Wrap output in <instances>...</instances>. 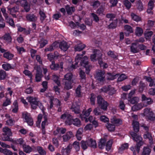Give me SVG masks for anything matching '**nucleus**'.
<instances>
[{
  "label": "nucleus",
  "instance_id": "obj_1",
  "mask_svg": "<svg viewBox=\"0 0 155 155\" xmlns=\"http://www.w3.org/2000/svg\"><path fill=\"white\" fill-rule=\"evenodd\" d=\"M82 54H78L75 57L74 64L71 65V67L73 69L76 68L78 66V63L80 62V64L84 67L86 68V71L87 74L89 73L91 66L88 64V58L87 56H84L82 58L83 55L85 54V51H83Z\"/></svg>",
  "mask_w": 155,
  "mask_h": 155
},
{
  "label": "nucleus",
  "instance_id": "obj_2",
  "mask_svg": "<svg viewBox=\"0 0 155 155\" xmlns=\"http://www.w3.org/2000/svg\"><path fill=\"white\" fill-rule=\"evenodd\" d=\"M130 134L134 140L136 142L139 141V142L137 144L136 149L137 153H138L140 146L143 145L144 143L142 141V138L140 136L137 135L133 132H131Z\"/></svg>",
  "mask_w": 155,
  "mask_h": 155
},
{
  "label": "nucleus",
  "instance_id": "obj_3",
  "mask_svg": "<svg viewBox=\"0 0 155 155\" xmlns=\"http://www.w3.org/2000/svg\"><path fill=\"white\" fill-rule=\"evenodd\" d=\"M97 103L101 108L104 110H106L108 105V103L100 96H98L97 97Z\"/></svg>",
  "mask_w": 155,
  "mask_h": 155
},
{
  "label": "nucleus",
  "instance_id": "obj_4",
  "mask_svg": "<svg viewBox=\"0 0 155 155\" xmlns=\"http://www.w3.org/2000/svg\"><path fill=\"white\" fill-rule=\"evenodd\" d=\"M61 119L65 120V123L67 125H71L72 124L73 117L69 113L66 112L62 114L61 116Z\"/></svg>",
  "mask_w": 155,
  "mask_h": 155
},
{
  "label": "nucleus",
  "instance_id": "obj_5",
  "mask_svg": "<svg viewBox=\"0 0 155 155\" xmlns=\"http://www.w3.org/2000/svg\"><path fill=\"white\" fill-rule=\"evenodd\" d=\"M102 54L101 52L98 50H94L93 54L90 56L91 61H94L97 60H101L102 58Z\"/></svg>",
  "mask_w": 155,
  "mask_h": 155
},
{
  "label": "nucleus",
  "instance_id": "obj_6",
  "mask_svg": "<svg viewBox=\"0 0 155 155\" xmlns=\"http://www.w3.org/2000/svg\"><path fill=\"white\" fill-rule=\"evenodd\" d=\"M37 72L35 75V81L36 82H39L43 76L41 69L39 66L36 65L34 67Z\"/></svg>",
  "mask_w": 155,
  "mask_h": 155
},
{
  "label": "nucleus",
  "instance_id": "obj_7",
  "mask_svg": "<svg viewBox=\"0 0 155 155\" xmlns=\"http://www.w3.org/2000/svg\"><path fill=\"white\" fill-rule=\"evenodd\" d=\"M143 115L145 117L150 120L153 119V113L151 109L146 108L143 110Z\"/></svg>",
  "mask_w": 155,
  "mask_h": 155
},
{
  "label": "nucleus",
  "instance_id": "obj_8",
  "mask_svg": "<svg viewBox=\"0 0 155 155\" xmlns=\"http://www.w3.org/2000/svg\"><path fill=\"white\" fill-rule=\"evenodd\" d=\"M23 118L25 119L26 122L29 125H32L33 124L32 119L30 114L27 112H24L22 113Z\"/></svg>",
  "mask_w": 155,
  "mask_h": 155
},
{
  "label": "nucleus",
  "instance_id": "obj_9",
  "mask_svg": "<svg viewBox=\"0 0 155 155\" xmlns=\"http://www.w3.org/2000/svg\"><path fill=\"white\" fill-rule=\"evenodd\" d=\"M95 78L98 82H103L105 81V72L104 71H99L96 74Z\"/></svg>",
  "mask_w": 155,
  "mask_h": 155
},
{
  "label": "nucleus",
  "instance_id": "obj_10",
  "mask_svg": "<svg viewBox=\"0 0 155 155\" xmlns=\"http://www.w3.org/2000/svg\"><path fill=\"white\" fill-rule=\"evenodd\" d=\"M91 108H89L86 111L83 112V114L80 115V117L82 120H85V122H88V119L86 118L88 117L90 114V112L92 111Z\"/></svg>",
  "mask_w": 155,
  "mask_h": 155
},
{
  "label": "nucleus",
  "instance_id": "obj_11",
  "mask_svg": "<svg viewBox=\"0 0 155 155\" xmlns=\"http://www.w3.org/2000/svg\"><path fill=\"white\" fill-rule=\"evenodd\" d=\"M73 137V134L72 132L69 131L63 135L62 137L64 141L67 142Z\"/></svg>",
  "mask_w": 155,
  "mask_h": 155
},
{
  "label": "nucleus",
  "instance_id": "obj_12",
  "mask_svg": "<svg viewBox=\"0 0 155 155\" xmlns=\"http://www.w3.org/2000/svg\"><path fill=\"white\" fill-rule=\"evenodd\" d=\"M142 100L143 103L144 104L145 107L147 106L149 104H151L153 101L151 99L149 98H147L143 94L142 96Z\"/></svg>",
  "mask_w": 155,
  "mask_h": 155
},
{
  "label": "nucleus",
  "instance_id": "obj_13",
  "mask_svg": "<svg viewBox=\"0 0 155 155\" xmlns=\"http://www.w3.org/2000/svg\"><path fill=\"white\" fill-rule=\"evenodd\" d=\"M70 109L72 110V111L74 112L75 114H79L80 112L79 107L75 102L73 103L71 106Z\"/></svg>",
  "mask_w": 155,
  "mask_h": 155
},
{
  "label": "nucleus",
  "instance_id": "obj_14",
  "mask_svg": "<svg viewBox=\"0 0 155 155\" xmlns=\"http://www.w3.org/2000/svg\"><path fill=\"white\" fill-rule=\"evenodd\" d=\"M26 19L31 21H36L37 19V17L34 14H28L26 17Z\"/></svg>",
  "mask_w": 155,
  "mask_h": 155
},
{
  "label": "nucleus",
  "instance_id": "obj_15",
  "mask_svg": "<svg viewBox=\"0 0 155 155\" xmlns=\"http://www.w3.org/2000/svg\"><path fill=\"white\" fill-rule=\"evenodd\" d=\"M59 47L61 50L65 51L69 48V46L66 41H63L60 44Z\"/></svg>",
  "mask_w": 155,
  "mask_h": 155
},
{
  "label": "nucleus",
  "instance_id": "obj_16",
  "mask_svg": "<svg viewBox=\"0 0 155 155\" xmlns=\"http://www.w3.org/2000/svg\"><path fill=\"white\" fill-rule=\"evenodd\" d=\"M7 9L9 11V13L12 16L15 18H16V15L14 13L18 11V9L17 7H13L12 8L7 7Z\"/></svg>",
  "mask_w": 155,
  "mask_h": 155
},
{
  "label": "nucleus",
  "instance_id": "obj_17",
  "mask_svg": "<svg viewBox=\"0 0 155 155\" xmlns=\"http://www.w3.org/2000/svg\"><path fill=\"white\" fill-rule=\"evenodd\" d=\"M111 122L115 126H118L122 123L121 120L119 119H117L115 117H113L111 119Z\"/></svg>",
  "mask_w": 155,
  "mask_h": 155
},
{
  "label": "nucleus",
  "instance_id": "obj_18",
  "mask_svg": "<svg viewBox=\"0 0 155 155\" xmlns=\"http://www.w3.org/2000/svg\"><path fill=\"white\" fill-rule=\"evenodd\" d=\"M145 107L143 103H139L137 104L134 105L131 108L132 110L133 111H135L141 109L143 107Z\"/></svg>",
  "mask_w": 155,
  "mask_h": 155
},
{
  "label": "nucleus",
  "instance_id": "obj_19",
  "mask_svg": "<svg viewBox=\"0 0 155 155\" xmlns=\"http://www.w3.org/2000/svg\"><path fill=\"white\" fill-rule=\"evenodd\" d=\"M48 59L51 61L54 58H57L58 57H61V55L59 54L57 52H55L54 55H53L51 54L47 55Z\"/></svg>",
  "mask_w": 155,
  "mask_h": 155
},
{
  "label": "nucleus",
  "instance_id": "obj_20",
  "mask_svg": "<svg viewBox=\"0 0 155 155\" xmlns=\"http://www.w3.org/2000/svg\"><path fill=\"white\" fill-rule=\"evenodd\" d=\"M50 108H52L53 107V104L56 105L57 107L59 106L60 105V102L59 100L57 98H53L52 99H51L50 101Z\"/></svg>",
  "mask_w": 155,
  "mask_h": 155
},
{
  "label": "nucleus",
  "instance_id": "obj_21",
  "mask_svg": "<svg viewBox=\"0 0 155 155\" xmlns=\"http://www.w3.org/2000/svg\"><path fill=\"white\" fill-rule=\"evenodd\" d=\"M3 132L4 133L3 134V136L4 135H9V136H12V133L11 132V130L10 128L7 127H5L3 128Z\"/></svg>",
  "mask_w": 155,
  "mask_h": 155
},
{
  "label": "nucleus",
  "instance_id": "obj_22",
  "mask_svg": "<svg viewBox=\"0 0 155 155\" xmlns=\"http://www.w3.org/2000/svg\"><path fill=\"white\" fill-rule=\"evenodd\" d=\"M87 142H88L89 147L93 148L96 147L97 143L95 140L90 138L87 140Z\"/></svg>",
  "mask_w": 155,
  "mask_h": 155
},
{
  "label": "nucleus",
  "instance_id": "obj_23",
  "mask_svg": "<svg viewBox=\"0 0 155 155\" xmlns=\"http://www.w3.org/2000/svg\"><path fill=\"white\" fill-rule=\"evenodd\" d=\"M27 99L30 104L38 103V101L37 97H27Z\"/></svg>",
  "mask_w": 155,
  "mask_h": 155
},
{
  "label": "nucleus",
  "instance_id": "obj_24",
  "mask_svg": "<svg viewBox=\"0 0 155 155\" xmlns=\"http://www.w3.org/2000/svg\"><path fill=\"white\" fill-rule=\"evenodd\" d=\"M124 30L127 31V33H125L126 36H128L130 33L133 32V30L132 28L130 25H126L124 27Z\"/></svg>",
  "mask_w": 155,
  "mask_h": 155
},
{
  "label": "nucleus",
  "instance_id": "obj_25",
  "mask_svg": "<svg viewBox=\"0 0 155 155\" xmlns=\"http://www.w3.org/2000/svg\"><path fill=\"white\" fill-rule=\"evenodd\" d=\"M131 51L134 53H136L138 52L139 51V49L138 48L137 45L135 43H133L130 47Z\"/></svg>",
  "mask_w": 155,
  "mask_h": 155
},
{
  "label": "nucleus",
  "instance_id": "obj_26",
  "mask_svg": "<svg viewBox=\"0 0 155 155\" xmlns=\"http://www.w3.org/2000/svg\"><path fill=\"white\" fill-rule=\"evenodd\" d=\"M132 125L134 131L136 132H138L139 129V123L137 121L133 120Z\"/></svg>",
  "mask_w": 155,
  "mask_h": 155
},
{
  "label": "nucleus",
  "instance_id": "obj_27",
  "mask_svg": "<svg viewBox=\"0 0 155 155\" xmlns=\"http://www.w3.org/2000/svg\"><path fill=\"white\" fill-rule=\"evenodd\" d=\"M65 8L67 13L69 15H71L75 11V8L74 7H70L68 5H67L65 7Z\"/></svg>",
  "mask_w": 155,
  "mask_h": 155
},
{
  "label": "nucleus",
  "instance_id": "obj_28",
  "mask_svg": "<svg viewBox=\"0 0 155 155\" xmlns=\"http://www.w3.org/2000/svg\"><path fill=\"white\" fill-rule=\"evenodd\" d=\"M85 47L86 45L84 44H79L74 47V50L75 51H79L83 50Z\"/></svg>",
  "mask_w": 155,
  "mask_h": 155
},
{
  "label": "nucleus",
  "instance_id": "obj_29",
  "mask_svg": "<svg viewBox=\"0 0 155 155\" xmlns=\"http://www.w3.org/2000/svg\"><path fill=\"white\" fill-rule=\"evenodd\" d=\"M24 151L27 153H29L32 151V148L29 145H24L23 146Z\"/></svg>",
  "mask_w": 155,
  "mask_h": 155
},
{
  "label": "nucleus",
  "instance_id": "obj_30",
  "mask_svg": "<svg viewBox=\"0 0 155 155\" xmlns=\"http://www.w3.org/2000/svg\"><path fill=\"white\" fill-rule=\"evenodd\" d=\"M144 139L148 138L149 140L150 143V144L153 143V139L151 134L149 132H147L145 133L143 136Z\"/></svg>",
  "mask_w": 155,
  "mask_h": 155
},
{
  "label": "nucleus",
  "instance_id": "obj_31",
  "mask_svg": "<svg viewBox=\"0 0 155 155\" xmlns=\"http://www.w3.org/2000/svg\"><path fill=\"white\" fill-rule=\"evenodd\" d=\"M60 66L58 64L55 63L54 61H52L51 64L50 65V68L51 70H57L59 68Z\"/></svg>",
  "mask_w": 155,
  "mask_h": 155
},
{
  "label": "nucleus",
  "instance_id": "obj_32",
  "mask_svg": "<svg viewBox=\"0 0 155 155\" xmlns=\"http://www.w3.org/2000/svg\"><path fill=\"white\" fill-rule=\"evenodd\" d=\"M145 79L147 81L150 82L149 85V86L151 87L153 85L155 86V78L152 79L150 77H145Z\"/></svg>",
  "mask_w": 155,
  "mask_h": 155
},
{
  "label": "nucleus",
  "instance_id": "obj_33",
  "mask_svg": "<svg viewBox=\"0 0 155 155\" xmlns=\"http://www.w3.org/2000/svg\"><path fill=\"white\" fill-rule=\"evenodd\" d=\"M72 124L77 127H80L81 125V122L80 120L78 118L74 119L72 118Z\"/></svg>",
  "mask_w": 155,
  "mask_h": 155
},
{
  "label": "nucleus",
  "instance_id": "obj_34",
  "mask_svg": "<svg viewBox=\"0 0 155 155\" xmlns=\"http://www.w3.org/2000/svg\"><path fill=\"white\" fill-rule=\"evenodd\" d=\"M81 146L83 149L84 150L86 149L89 146L88 142H87V140L86 141L83 140L81 141Z\"/></svg>",
  "mask_w": 155,
  "mask_h": 155
},
{
  "label": "nucleus",
  "instance_id": "obj_35",
  "mask_svg": "<svg viewBox=\"0 0 155 155\" xmlns=\"http://www.w3.org/2000/svg\"><path fill=\"white\" fill-rule=\"evenodd\" d=\"M79 75L82 83L85 82L86 76L85 72L82 70H81L79 72Z\"/></svg>",
  "mask_w": 155,
  "mask_h": 155
},
{
  "label": "nucleus",
  "instance_id": "obj_36",
  "mask_svg": "<svg viewBox=\"0 0 155 155\" xmlns=\"http://www.w3.org/2000/svg\"><path fill=\"white\" fill-rule=\"evenodd\" d=\"M130 16L131 18L135 21L138 22L141 20V18L134 13H131Z\"/></svg>",
  "mask_w": 155,
  "mask_h": 155
},
{
  "label": "nucleus",
  "instance_id": "obj_37",
  "mask_svg": "<svg viewBox=\"0 0 155 155\" xmlns=\"http://www.w3.org/2000/svg\"><path fill=\"white\" fill-rule=\"evenodd\" d=\"M151 152V150L149 146L144 147L142 155H149Z\"/></svg>",
  "mask_w": 155,
  "mask_h": 155
},
{
  "label": "nucleus",
  "instance_id": "obj_38",
  "mask_svg": "<svg viewBox=\"0 0 155 155\" xmlns=\"http://www.w3.org/2000/svg\"><path fill=\"white\" fill-rule=\"evenodd\" d=\"M58 77L55 74H53L52 75V79L59 86L60 85V81Z\"/></svg>",
  "mask_w": 155,
  "mask_h": 155
},
{
  "label": "nucleus",
  "instance_id": "obj_39",
  "mask_svg": "<svg viewBox=\"0 0 155 155\" xmlns=\"http://www.w3.org/2000/svg\"><path fill=\"white\" fill-rule=\"evenodd\" d=\"M118 75L117 74L113 75L110 73H108L107 75V78L108 80H112L115 79Z\"/></svg>",
  "mask_w": 155,
  "mask_h": 155
},
{
  "label": "nucleus",
  "instance_id": "obj_40",
  "mask_svg": "<svg viewBox=\"0 0 155 155\" xmlns=\"http://www.w3.org/2000/svg\"><path fill=\"white\" fill-rule=\"evenodd\" d=\"M2 68L6 71H8L12 68V66L10 64L5 63L2 65Z\"/></svg>",
  "mask_w": 155,
  "mask_h": 155
},
{
  "label": "nucleus",
  "instance_id": "obj_41",
  "mask_svg": "<svg viewBox=\"0 0 155 155\" xmlns=\"http://www.w3.org/2000/svg\"><path fill=\"white\" fill-rule=\"evenodd\" d=\"M143 33V30L142 29L139 27H137L135 30V34L137 36H140Z\"/></svg>",
  "mask_w": 155,
  "mask_h": 155
},
{
  "label": "nucleus",
  "instance_id": "obj_42",
  "mask_svg": "<svg viewBox=\"0 0 155 155\" xmlns=\"http://www.w3.org/2000/svg\"><path fill=\"white\" fill-rule=\"evenodd\" d=\"M37 150L39 153L41 155H45L46 152L42 147L40 146H38L37 147Z\"/></svg>",
  "mask_w": 155,
  "mask_h": 155
},
{
  "label": "nucleus",
  "instance_id": "obj_43",
  "mask_svg": "<svg viewBox=\"0 0 155 155\" xmlns=\"http://www.w3.org/2000/svg\"><path fill=\"white\" fill-rule=\"evenodd\" d=\"M106 140L105 139H101L98 144V146L100 148H104Z\"/></svg>",
  "mask_w": 155,
  "mask_h": 155
},
{
  "label": "nucleus",
  "instance_id": "obj_44",
  "mask_svg": "<svg viewBox=\"0 0 155 155\" xmlns=\"http://www.w3.org/2000/svg\"><path fill=\"white\" fill-rule=\"evenodd\" d=\"M23 73L26 76H28L29 78H30V81L31 82L32 81V77L33 75H32L31 72L28 70H25L23 71Z\"/></svg>",
  "mask_w": 155,
  "mask_h": 155
},
{
  "label": "nucleus",
  "instance_id": "obj_45",
  "mask_svg": "<svg viewBox=\"0 0 155 155\" xmlns=\"http://www.w3.org/2000/svg\"><path fill=\"white\" fill-rule=\"evenodd\" d=\"M71 148V147L70 145L68 146L66 148L63 149L62 152L64 154H68L69 153Z\"/></svg>",
  "mask_w": 155,
  "mask_h": 155
},
{
  "label": "nucleus",
  "instance_id": "obj_46",
  "mask_svg": "<svg viewBox=\"0 0 155 155\" xmlns=\"http://www.w3.org/2000/svg\"><path fill=\"white\" fill-rule=\"evenodd\" d=\"M106 127L109 131H114L115 128V126L110 123H107L106 124Z\"/></svg>",
  "mask_w": 155,
  "mask_h": 155
},
{
  "label": "nucleus",
  "instance_id": "obj_47",
  "mask_svg": "<svg viewBox=\"0 0 155 155\" xmlns=\"http://www.w3.org/2000/svg\"><path fill=\"white\" fill-rule=\"evenodd\" d=\"M62 58L65 62L70 64L72 63V60L71 57L69 56H63Z\"/></svg>",
  "mask_w": 155,
  "mask_h": 155
},
{
  "label": "nucleus",
  "instance_id": "obj_48",
  "mask_svg": "<svg viewBox=\"0 0 155 155\" xmlns=\"http://www.w3.org/2000/svg\"><path fill=\"white\" fill-rule=\"evenodd\" d=\"M1 11L3 15L4 16L5 20H7L8 18V14L6 12V8L4 7H2L0 8Z\"/></svg>",
  "mask_w": 155,
  "mask_h": 155
},
{
  "label": "nucleus",
  "instance_id": "obj_49",
  "mask_svg": "<svg viewBox=\"0 0 155 155\" xmlns=\"http://www.w3.org/2000/svg\"><path fill=\"white\" fill-rule=\"evenodd\" d=\"M4 57L6 59L10 60L13 58V55L9 52H7L4 54Z\"/></svg>",
  "mask_w": 155,
  "mask_h": 155
},
{
  "label": "nucleus",
  "instance_id": "obj_50",
  "mask_svg": "<svg viewBox=\"0 0 155 155\" xmlns=\"http://www.w3.org/2000/svg\"><path fill=\"white\" fill-rule=\"evenodd\" d=\"M57 44H58V43L56 42L53 43L52 45L50 46L49 48L45 49V51H52L55 48L56 46L57 45Z\"/></svg>",
  "mask_w": 155,
  "mask_h": 155
},
{
  "label": "nucleus",
  "instance_id": "obj_51",
  "mask_svg": "<svg viewBox=\"0 0 155 155\" xmlns=\"http://www.w3.org/2000/svg\"><path fill=\"white\" fill-rule=\"evenodd\" d=\"M105 8L104 7H101L98 8L97 11L96 13L99 15H104V11Z\"/></svg>",
  "mask_w": 155,
  "mask_h": 155
},
{
  "label": "nucleus",
  "instance_id": "obj_52",
  "mask_svg": "<svg viewBox=\"0 0 155 155\" xmlns=\"http://www.w3.org/2000/svg\"><path fill=\"white\" fill-rule=\"evenodd\" d=\"M72 77V74L71 73H68L64 76V79L67 81H71Z\"/></svg>",
  "mask_w": 155,
  "mask_h": 155
},
{
  "label": "nucleus",
  "instance_id": "obj_53",
  "mask_svg": "<svg viewBox=\"0 0 155 155\" xmlns=\"http://www.w3.org/2000/svg\"><path fill=\"white\" fill-rule=\"evenodd\" d=\"M71 81H66L65 82L64 88L67 90L71 89L72 87L71 85Z\"/></svg>",
  "mask_w": 155,
  "mask_h": 155
},
{
  "label": "nucleus",
  "instance_id": "obj_54",
  "mask_svg": "<svg viewBox=\"0 0 155 155\" xmlns=\"http://www.w3.org/2000/svg\"><path fill=\"white\" fill-rule=\"evenodd\" d=\"M112 144V141L111 140H110L107 142L106 145V149L107 151H108L110 149Z\"/></svg>",
  "mask_w": 155,
  "mask_h": 155
},
{
  "label": "nucleus",
  "instance_id": "obj_55",
  "mask_svg": "<svg viewBox=\"0 0 155 155\" xmlns=\"http://www.w3.org/2000/svg\"><path fill=\"white\" fill-rule=\"evenodd\" d=\"M4 136L2 137L1 138V140L3 141H13V139L9 137V135H6L3 136Z\"/></svg>",
  "mask_w": 155,
  "mask_h": 155
},
{
  "label": "nucleus",
  "instance_id": "obj_56",
  "mask_svg": "<svg viewBox=\"0 0 155 155\" xmlns=\"http://www.w3.org/2000/svg\"><path fill=\"white\" fill-rule=\"evenodd\" d=\"M109 86L110 85L103 87L101 89L100 92L105 93H108L109 90Z\"/></svg>",
  "mask_w": 155,
  "mask_h": 155
},
{
  "label": "nucleus",
  "instance_id": "obj_57",
  "mask_svg": "<svg viewBox=\"0 0 155 155\" xmlns=\"http://www.w3.org/2000/svg\"><path fill=\"white\" fill-rule=\"evenodd\" d=\"M73 146L76 151L79 150L80 147L79 142L75 141L73 143Z\"/></svg>",
  "mask_w": 155,
  "mask_h": 155
},
{
  "label": "nucleus",
  "instance_id": "obj_58",
  "mask_svg": "<svg viewBox=\"0 0 155 155\" xmlns=\"http://www.w3.org/2000/svg\"><path fill=\"white\" fill-rule=\"evenodd\" d=\"M3 37L5 40L8 42H10L12 41V38L8 33L5 34Z\"/></svg>",
  "mask_w": 155,
  "mask_h": 155
},
{
  "label": "nucleus",
  "instance_id": "obj_59",
  "mask_svg": "<svg viewBox=\"0 0 155 155\" xmlns=\"http://www.w3.org/2000/svg\"><path fill=\"white\" fill-rule=\"evenodd\" d=\"M123 3L127 9H129L131 6V4L128 0H124Z\"/></svg>",
  "mask_w": 155,
  "mask_h": 155
},
{
  "label": "nucleus",
  "instance_id": "obj_60",
  "mask_svg": "<svg viewBox=\"0 0 155 155\" xmlns=\"http://www.w3.org/2000/svg\"><path fill=\"white\" fill-rule=\"evenodd\" d=\"M137 9L140 11H141L143 9V6L142 3L140 1H139L138 3H137Z\"/></svg>",
  "mask_w": 155,
  "mask_h": 155
},
{
  "label": "nucleus",
  "instance_id": "obj_61",
  "mask_svg": "<svg viewBox=\"0 0 155 155\" xmlns=\"http://www.w3.org/2000/svg\"><path fill=\"white\" fill-rule=\"evenodd\" d=\"M153 34L152 31H149L146 32L145 33V37L146 39L147 40L151 38Z\"/></svg>",
  "mask_w": 155,
  "mask_h": 155
},
{
  "label": "nucleus",
  "instance_id": "obj_62",
  "mask_svg": "<svg viewBox=\"0 0 155 155\" xmlns=\"http://www.w3.org/2000/svg\"><path fill=\"white\" fill-rule=\"evenodd\" d=\"M6 75V73L5 71L3 70H0V79H4Z\"/></svg>",
  "mask_w": 155,
  "mask_h": 155
},
{
  "label": "nucleus",
  "instance_id": "obj_63",
  "mask_svg": "<svg viewBox=\"0 0 155 155\" xmlns=\"http://www.w3.org/2000/svg\"><path fill=\"white\" fill-rule=\"evenodd\" d=\"M139 101V98L137 97H135L132 98L130 101V103L134 104L137 103Z\"/></svg>",
  "mask_w": 155,
  "mask_h": 155
},
{
  "label": "nucleus",
  "instance_id": "obj_64",
  "mask_svg": "<svg viewBox=\"0 0 155 155\" xmlns=\"http://www.w3.org/2000/svg\"><path fill=\"white\" fill-rule=\"evenodd\" d=\"M15 121L11 118H10L7 120L6 121V124L9 126L13 125L15 123Z\"/></svg>",
  "mask_w": 155,
  "mask_h": 155
}]
</instances>
